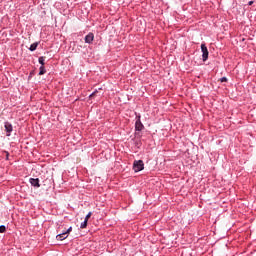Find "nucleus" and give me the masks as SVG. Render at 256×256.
<instances>
[{
    "mask_svg": "<svg viewBox=\"0 0 256 256\" xmlns=\"http://www.w3.org/2000/svg\"><path fill=\"white\" fill-rule=\"evenodd\" d=\"M145 169V164L143 163V160H135L133 163V170L135 173H139V171H143Z\"/></svg>",
    "mask_w": 256,
    "mask_h": 256,
    "instance_id": "1",
    "label": "nucleus"
},
{
    "mask_svg": "<svg viewBox=\"0 0 256 256\" xmlns=\"http://www.w3.org/2000/svg\"><path fill=\"white\" fill-rule=\"evenodd\" d=\"M201 51L203 61H207V59H209V50L205 44H201Z\"/></svg>",
    "mask_w": 256,
    "mask_h": 256,
    "instance_id": "2",
    "label": "nucleus"
},
{
    "mask_svg": "<svg viewBox=\"0 0 256 256\" xmlns=\"http://www.w3.org/2000/svg\"><path fill=\"white\" fill-rule=\"evenodd\" d=\"M144 128L145 126H143V123H141V116H139L135 123V129L136 131H143Z\"/></svg>",
    "mask_w": 256,
    "mask_h": 256,
    "instance_id": "3",
    "label": "nucleus"
},
{
    "mask_svg": "<svg viewBox=\"0 0 256 256\" xmlns=\"http://www.w3.org/2000/svg\"><path fill=\"white\" fill-rule=\"evenodd\" d=\"M94 39H95V35L90 32L88 35L85 36V43H88L89 45H91Z\"/></svg>",
    "mask_w": 256,
    "mask_h": 256,
    "instance_id": "4",
    "label": "nucleus"
},
{
    "mask_svg": "<svg viewBox=\"0 0 256 256\" xmlns=\"http://www.w3.org/2000/svg\"><path fill=\"white\" fill-rule=\"evenodd\" d=\"M30 183L33 187H41L39 184V178H30Z\"/></svg>",
    "mask_w": 256,
    "mask_h": 256,
    "instance_id": "5",
    "label": "nucleus"
},
{
    "mask_svg": "<svg viewBox=\"0 0 256 256\" xmlns=\"http://www.w3.org/2000/svg\"><path fill=\"white\" fill-rule=\"evenodd\" d=\"M4 127H5V131L8 134H10L13 131V125H11V123H9V122H6Z\"/></svg>",
    "mask_w": 256,
    "mask_h": 256,
    "instance_id": "6",
    "label": "nucleus"
},
{
    "mask_svg": "<svg viewBox=\"0 0 256 256\" xmlns=\"http://www.w3.org/2000/svg\"><path fill=\"white\" fill-rule=\"evenodd\" d=\"M56 239H57L58 241H64V239H67V232H63V233H61V234H58V235L56 236Z\"/></svg>",
    "mask_w": 256,
    "mask_h": 256,
    "instance_id": "7",
    "label": "nucleus"
},
{
    "mask_svg": "<svg viewBox=\"0 0 256 256\" xmlns=\"http://www.w3.org/2000/svg\"><path fill=\"white\" fill-rule=\"evenodd\" d=\"M38 46H39V42H35V43L31 44L29 49H30V51H35Z\"/></svg>",
    "mask_w": 256,
    "mask_h": 256,
    "instance_id": "8",
    "label": "nucleus"
},
{
    "mask_svg": "<svg viewBox=\"0 0 256 256\" xmlns=\"http://www.w3.org/2000/svg\"><path fill=\"white\" fill-rule=\"evenodd\" d=\"M88 222H89L88 220H84V221L81 223V225H80V229H86Z\"/></svg>",
    "mask_w": 256,
    "mask_h": 256,
    "instance_id": "9",
    "label": "nucleus"
},
{
    "mask_svg": "<svg viewBox=\"0 0 256 256\" xmlns=\"http://www.w3.org/2000/svg\"><path fill=\"white\" fill-rule=\"evenodd\" d=\"M38 61H39L40 65L45 66V57H43V56L39 57Z\"/></svg>",
    "mask_w": 256,
    "mask_h": 256,
    "instance_id": "10",
    "label": "nucleus"
},
{
    "mask_svg": "<svg viewBox=\"0 0 256 256\" xmlns=\"http://www.w3.org/2000/svg\"><path fill=\"white\" fill-rule=\"evenodd\" d=\"M39 75H45V66L40 67Z\"/></svg>",
    "mask_w": 256,
    "mask_h": 256,
    "instance_id": "11",
    "label": "nucleus"
},
{
    "mask_svg": "<svg viewBox=\"0 0 256 256\" xmlns=\"http://www.w3.org/2000/svg\"><path fill=\"white\" fill-rule=\"evenodd\" d=\"M5 231H7V228L5 227V225H1L0 226V233H5Z\"/></svg>",
    "mask_w": 256,
    "mask_h": 256,
    "instance_id": "12",
    "label": "nucleus"
},
{
    "mask_svg": "<svg viewBox=\"0 0 256 256\" xmlns=\"http://www.w3.org/2000/svg\"><path fill=\"white\" fill-rule=\"evenodd\" d=\"M91 215H93V213L89 212L84 220L89 221V219H91Z\"/></svg>",
    "mask_w": 256,
    "mask_h": 256,
    "instance_id": "13",
    "label": "nucleus"
},
{
    "mask_svg": "<svg viewBox=\"0 0 256 256\" xmlns=\"http://www.w3.org/2000/svg\"><path fill=\"white\" fill-rule=\"evenodd\" d=\"M97 93H99L98 90L94 91V92L90 95V99H93V97H96Z\"/></svg>",
    "mask_w": 256,
    "mask_h": 256,
    "instance_id": "14",
    "label": "nucleus"
},
{
    "mask_svg": "<svg viewBox=\"0 0 256 256\" xmlns=\"http://www.w3.org/2000/svg\"><path fill=\"white\" fill-rule=\"evenodd\" d=\"M72 231H73V227H69L67 229V231H65V233H66V235H69V233L72 232Z\"/></svg>",
    "mask_w": 256,
    "mask_h": 256,
    "instance_id": "15",
    "label": "nucleus"
},
{
    "mask_svg": "<svg viewBox=\"0 0 256 256\" xmlns=\"http://www.w3.org/2000/svg\"><path fill=\"white\" fill-rule=\"evenodd\" d=\"M220 81H221V83H227V77H222V78L220 79Z\"/></svg>",
    "mask_w": 256,
    "mask_h": 256,
    "instance_id": "16",
    "label": "nucleus"
},
{
    "mask_svg": "<svg viewBox=\"0 0 256 256\" xmlns=\"http://www.w3.org/2000/svg\"><path fill=\"white\" fill-rule=\"evenodd\" d=\"M248 5H253V1H250V2L248 3Z\"/></svg>",
    "mask_w": 256,
    "mask_h": 256,
    "instance_id": "17",
    "label": "nucleus"
}]
</instances>
